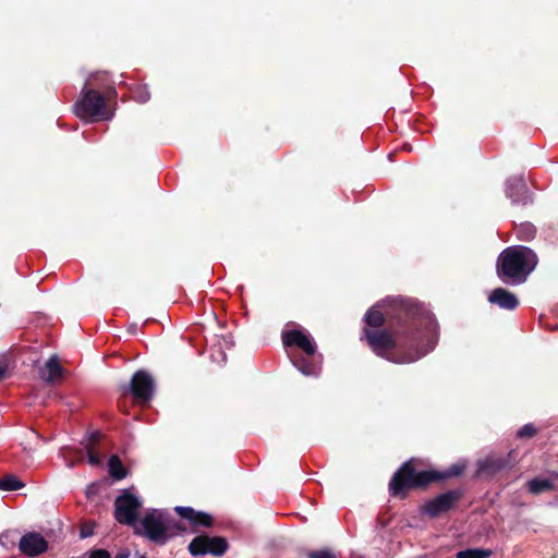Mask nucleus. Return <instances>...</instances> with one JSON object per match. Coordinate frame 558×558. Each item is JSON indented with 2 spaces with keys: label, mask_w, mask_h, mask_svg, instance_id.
Listing matches in <instances>:
<instances>
[{
  "label": "nucleus",
  "mask_w": 558,
  "mask_h": 558,
  "mask_svg": "<svg viewBox=\"0 0 558 558\" xmlns=\"http://www.w3.org/2000/svg\"><path fill=\"white\" fill-rule=\"evenodd\" d=\"M399 306L413 313V322L405 324L402 331L395 335L386 330L364 329L371 349L392 363H413L434 350L438 341V324L434 315L423 305L412 300H392Z\"/></svg>",
  "instance_id": "f257e3e1"
},
{
  "label": "nucleus",
  "mask_w": 558,
  "mask_h": 558,
  "mask_svg": "<svg viewBox=\"0 0 558 558\" xmlns=\"http://www.w3.org/2000/svg\"><path fill=\"white\" fill-rule=\"evenodd\" d=\"M538 263L536 253L523 245L505 248L497 259L498 277L510 284L523 283Z\"/></svg>",
  "instance_id": "f03ea898"
},
{
  "label": "nucleus",
  "mask_w": 558,
  "mask_h": 558,
  "mask_svg": "<svg viewBox=\"0 0 558 558\" xmlns=\"http://www.w3.org/2000/svg\"><path fill=\"white\" fill-rule=\"evenodd\" d=\"M463 469V465L454 464L445 473L432 471L416 473L411 462H405L392 476L389 489L393 496H404L405 492L411 488L424 487L434 481L460 475Z\"/></svg>",
  "instance_id": "7ed1b4c3"
},
{
  "label": "nucleus",
  "mask_w": 558,
  "mask_h": 558,
  "mask_svg": "<svg viewBox=\"0 0 558 558\" xmlns=\"http://www.w3.org/2000/svg\"><path fill=\"white\" fill-rule=\"evenodd\" d=\"M98 74L90 75L81 92V96L74 105L75 114L85 122L110 120L113 113L108 109L105 97L97 90L88 88Z\"/></svg>",
  "instance_id": "20e7f679"
},
{
  "label": "nucleus",
  "mask_w": 558,
  "mask_h": 558,
  "mask_svg": "<svg viewBox=\"0 0 558 558\" xmlns=\"http://www.w3.org/2000/svg\"><path fill=\"white\" fill-rule=\"evenodd\" d=\"M178 530H180V526L173 518L169 513L157 509L148 511L138 525L135 526L137 534L161 545L174 536Z\"/></svg>",
  "instance_id": "39448f33"
},
{
  "label": "nucleus",
  "mask_w": 558,
  "mask_h": 558,
  "mask_svg": "<svg viewBox=\"0 0 558 558\" xmlns=\"http://www.w3.org/2000/svg\"><path fill=\"white\" fill-rule=\"evenodd\" d=\"M392 300H404L403 298H387L380 303H377L365 314V322L371 327L380 326L385 319L398 318L404 320L405 324L413 322V313L407 311L404 307L399 306Z\"/></svg>",
  "instance_id": "423d86ee"
},
{
  "label": "nucleus",
  "mask_w": 558,
  "mask_h": 558,
  "mask_svg": "<svg viewBox=\"0 0 558 558\" xmlns=\"http://www.w3.org/2000/svg\"><path fill=\"white\" fill-rule=\"evenodd\" d=\"M142 501L130 493L120 495L114 502V517L121 524L132 525L135 523Z\"/></svg>",
  "instance_id": "0eeeda50"
},
{
  "label": "nucleus",
  "mask_w": 558,
  "mask_h": 558,
  "mask_svg": "<svg viewBox=\"0 0 558 558\" xmlns=\"http://www.w3.org/2000/svg\"><path fill=\"white\" fill-rule=\"evenodd\" d=\"M228 544L223 537H209L201 535L195 537L189 545V550L193 556L211 554L221 556L226 553Z\"/></svg>",
  "instance_id": "6e6552de"
},
{
  "label": "nucleus",
  "mask_w": 558,
  "mask_h": 558,
  "mask_svg": "<svg viewBox=\"0 0 558 558\" xmlns=\"http://www.w3.org/2000/svg\"><path fill=\"white\" fill-rule=\"evenodd\" d=\"M129 389L134 399L146 403L153 398L155 383L146 371L141 369L132 376Z\"/></svg>",
  "instance_id": "1a4fd4ad"
},
{
  "label": "nucleus",
  "mask_w": 558,
  "mask_h": 558,
  "mask_svg": "<svg viewBox=\"0 0 558 558\" xmlns=\"http://www.w3.org/2000/svg\"><path fill=\"white\" fill-rule=\"evenodd\" d=\"M19 549L27 557H35L48 549V543L41 534L28 532L20 539Z\"/></svg>",
  "instance_id": "9d476101"
},
{
  "label": "nucleus",
  "mask_w": 558,
  "mask_h": 558,
  "mask_svg": "<svg viewBox=\"0 0 558 558\" xmlns=\"http://www.w3.org/2000/svg\"><path fill=\"white\" fill-rule=\"evenodd\" d=\"M282 341L286 347L295 345L302 349L308 356L314 355L316 345L311 336L299 329L289 330L282 333Z\"/></svg>",
  "instance_id": "9b49d317"
},
{
  "label": "nucleus",
  "mask_w": 558,
  "mask_h": 558,
  "mask_svg": "<svg viewBox=\"0 0 558 558\" xmlns=\"http://www.w3.org/2000/svg\"><path fill=\"white\" fill-rule=\"evenodd\" d=\"M505 192L513 204H526L529 192L523 175H514L506 181Z\"/></svg>",
  "instance_id": "f8f14e48"
},
{
  "label": "nucleus",
  "mask_w": 558,
  "mask_h": 558,
  "mask_svg": "<svg viewBox=\"0 0 558 558\" xmlns=\"http://www.w3.org/2000/svg\"><path fill=\"white\" fill-rule=\"evenodd\" d=\"M458 496L456 493H446L437 496L436 498L427 501L422 509L424 514L429 515L430 518H435L439 515L441 512L448 511Z\"/></svg>",
  "instance_id": "ddd939ff"
},
{
  "label": "nucleus",
  "mask_w": 558,
  "mask_h": 558,
  "mask_svg": "<svg viewBox=\"0 0 558 558\" xmlns=\"http://www.w3.org/2000/svg\"><path fill=\"white\" fill-rule=\"evenodd\" d=\"M488 301L508 311H512L519 305L517 296L504 288L494 289L488 296Z\"/></svg>",
  "instance_id": "4468645a"
},
{
  "label": "nucleus",
  "mask_w": 558,
  "mask_h": 558,
  "mask_svg": "<svg viewBox=\"0 0 558 558\" xmlns=\"http://www.w3.org/2000/svg\"><path fill=\"white\" fill-rule=\"evenodd\" d=\"M63 375V368L57 355H51L39 369V377L48 384H54Z\"/></svg>",
  "instance_id": "2eb2a0df"
},
{
  "label": "nucleus",
  "mask_w": 558,
  "mask_h": 558,
  "mask_svg": "<svg viewBox=\"0 0 558 558\" xmlns=\"http://www.w3.org/2000/svg\"><path fill=\"white\" fill-rule=\"evenodd\" d=\"M175 512L194 526H210L213 519L208 513L195 511L191 507H175Z\"/></svg>",
  "instance_id": "dca6fc26"
},
{
  "label": "nucleus",
  "mask_w": 558,
  "mask_h": 558,
  "mask_svg": "<svg viewBox=\"0 0 558 558\" xmlns=\"http://www.w3.org/2000/svg\"><path fill=\"white\" fill-rule=\"evenodd\" d=\"M527 489L533 495H538L543 492L553 490L555 488L554 483L549 478H533L527 482Z\"/></svg>",
  "instance_id": "f3484780"
},
{
  "label": "nucleus",
  "mask_w": 558,
  "mask_h": 558,
  "mask_svg": "<svg viewBox=\"0 0 558 558\" xmlns=\"http://www.w3.org/2000/svg\"><path fill=\"white\" fill-rule=\"evenodd\" d=\"M109 474L114 480H122L126 476V470L118 456H111L108 461Z\"/></svg>",
  "instance_id": "a211bd4d"
},
{
  "label": "nucleus",
  "mask_w": 558,
  "mask_h": 558,
  "mask_svg": "<svg viewBox=\"0 0 558 558\" xmlns=\"http://www.w3.org/2000/svg\"><path fill=\"white\" fill-rule=\"evenodd\" d=\"M24 487V483L19 480L17 476L13 474H8L0 478V490H17Z\"/></svg>",
  "instance_id": "6ab92c4d"
},
{
  "label": "nucleus",
  "mask_w": 558,
  "mask_h": 558,
  "mask_svg": "<svg viewBox=\"0 0 558 558\" xmlns=\"http://www.w3.org/2000/svg\"><path fill=\"white\" fill-rule=\"evenodd\" d=\"M294 366L306 376H316L318 375V367L308 362L307 359L301 357L293 361Z\"/></svg>",
  "instance_id": "aec40b11"
},
{
  "label": "nucleus",
  "mask_w": 558,
  "mask_h": 558,
  "mask_svg": "<svg viewBox=\"0 0 558 558\" xmlns=\"http://www.w3.org/2000/svg\"><path fill=\"white\" fill-rule=\"evenodd\" d=\"M489 556L490 551L485 549H465L457 554L458 558H488Z\"/></svg>",
  "instance_id": "412c9836"
},
{
  "label": "nucleus",
  "mask_w": 558,
  "mask_h": 558,
  "mask_svg": "<svg viewBox=\"0 0 558 558\" xmlns=\"http://www.w3.org/2000/svg\"><path fill=\"white\" fill-rule=\"evenodd\" d=\"M535 232H536V230L533 225L527 223V222L522 223L518 228V238L523 241H530L534 238Z\"/></svg>",
  "instance_id": "4be33fe9"
},
{
  "label": "nucleus",
  "mask_w": 558,
  "mask_h": 558,
  "mask_svg": "<svg viewBox=\"0 0 558 558\" xmlns=\"http://www.w3.org/2000/svg\"><path fill=\"white\" fill-rule=\"evenodd\" d=\"M500 468H501L500 463H497L494 460H486V461L480 462V464H478V472L480 473H484L486 471H490V470L495 471V470L500 469Z\"/></svg>",
  "instance_id": "5701e85b"
},
{
  "label": "nucleus",
  "mask_w": 558,
  "mask_h": 558,
  "mask_svg": "<svg viewBox=\"0 0 558 558\" xmlns=\"http://www.w3.org/2000/svg\"><path fill=\"white\" fill-rule=\"evenodd\" d=\"M536 434V428L533 424H525L523 425L517 433L518 437L524 438V437H532Z\"/></svg>",
  "instance_id": "b1692460"
},
{
  "label": "nucleus",
  "mask_w": 558,
  "mask_h": 558,
  "mask_svg": "<svg viewBox=\"0 0 558 558\" xmlns=\"http://www.w3.org/2000/svg\"><path fill=\"white\" fill-rule=\"evenodd\" d=\"M133 98L137 102L144 104V102L148 101V99L150 98V94L148 93L146 87H142V88H138V90H136L134 93Z\"/></svg>",
  "instance_id": "393cba45"
},
{
  "label": "nucleus",
  "mask_w": 558,
  "mask_h": 558,
  "mask_svg": "<svg viewBox=\"0 0 558 558\" xmlns=\"http://www.w3.org/2000/svg\"><path fill=\"white\" fill-rule=\"evenodd\" d=\"M307 556L308 558H336V556L328 549L311 551Z\"/></svg>",
  "instance_id": "a878e982"
},
{
  "label": "nucleus",
  "mask_w": 558,
  "mask_h": 558,
  "mask_svg": "<svg viewBox=\"0 0 558 558\" xmlns=\"http://www.w3.org/2000/svg\"><path fill=\"white\" fill-rule=\"evenodd\" d=\"M88 558H111V555L106 549H94L90 550L88 554Z\"/></svg>",
  "instance_id": "bb28decb"
},
{
  "label": "nucleus",
  "mask_w": 558,
  "mask_h": 558,
  "mask_svg": "<svg viewBox=\"0 0 558 558\" xmlns=\"http://www.w3.org/2000/svg\"><path fill=\"white\" fill-rule=\"evenodd\" d=\"M86 449H87L88 463L90 465H99L100 458L96 453H94L92 448H89L88 446H86Z\"/></svg>",
  "instance_id": "cd10ccee"
},
{
  "label": "nucleus",
  "mask_w": 558,
  "mask_h": 558,
  "mask_svg": "<svg viewBox=\"0 0 558 558\" xmlns=\"http://www.w3.org/2000/svg\"><path fill=\"white\" fill-rule=\"evenodd\" d=\"M8 538H9V533L8 532L2 533L0 535V543H1V545L7 546Z\"/></svg>",
  "instance_id": "c85d7f7f"
},
{
  "label": "nucleus",
  "mask_w": 558,
  "mask_h": 558,
  "mask_svg": "<svg viewBox=\"0 0 558 558\" xmlns=\"http://www.w3.org/2000/svg\"><path fill=\"white\" fill-rule=\"evenodd\" d=\"M116 558H130V553L129 550H122L117 554Z\"/></svg>",
  "instance_id": "c756f323"
},
{
  "label": "nucleus",
  "mask_w": 558,
  "mask_h": 558,
  "mask_svg": "<svg viewBox=\"0 0 558 558\" xmlns=\"http://www.w3.org/2000/svg\"><path fill=\"white\" fill-rule=\"evenodd\" d=\"M5 369L0 366V379L3 377Z\"/></svg>",
  "instance_id": "7c9ffc66"
},
{
  "label": "nucleus",
  "mask_w": 558,
  "mask_h": 558,
  "mask_svg": "<svg viewBox=\"0 0 558 558\" xmlns=\"http://www.w3.org/2000/svg\"><path fill=\"white\" fill-rule=\"evenodd\" d=\"M97 437H98V434H97V433H95V434H92V435H90V438L96 439Z\"/></svg>",
  "instance_id": "2f4dec72"
},
{
  "label": "nucleus",
  "mask_w": 558,
  "mask_h": 558,
  "mask_svg": "<svg viewBox=\"0 0 558 558\" xmlns=\"http://www.w3.org/2000/svg\"><path fill=\"white\" fill-rule=\"evenodd\" d=\"M68 465H69L70 468H73V466H74V462H70Z\"/></svg>",
  "instance_id": "473e14b6"
},
{
  "label": "nucleus",
  "mask_w": 558,
  "mask_h": 558,
  "mask_svg": "<svg viewBox=\"0 0 558 558\" xmlns=\"http://www.w3.org/2000/svg\"><path fill=\"white\" fill-rule=\"evenodd\" d=\"M556 476H558V473L556 474Z\"/></svg>",
  "instance_id": "72a5a7b5"
}]
</instances>
